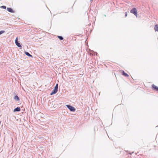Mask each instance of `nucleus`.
Here are the masks:
<instances>
[{
  "mask_svg": "<svg viewBox=\"0 0 158 158\" xmlns=\"http://www.w3.org/2000/svg\"><path fill=\"white\" fill-rule=\"evenodd\" d=\"M58 84H56V86L55 87L54 89L53 90V91L50 94L51 95H52L53 94H55L57 93L58 91Z\"/></svg>",
  "mask_w": 158,
  "mask_h": 158,
  "instance_id": "obj_1",
  "label": "nucleus"
},
{
  "mask_svg": "<svg viewBox=\"0 0 158 158\" xmlns=\"http://www.w3.org/2000/svg\"><path fill=\"white\" fill-rule=\"evenodd\" d=\"M130 12L134 14L136 17L137 16V12L136 9L135 8H133L131 10Z\"/></svg>",
  "mask_w": 158,
  "mask_h": 158,
  "instance_id": "obj_2",
  "label": "nucleus"
},
{
  "mask_svg": "<svg viewBox=\"0 0 158 158\" xmlns=\"http://www.w3.org/2000/svg\"><path fill=\"white\" fill-rule=\"evenodd\" d=\"M66 106L71 111L73 112L75 111V109L73 106L68 105H66Z\"/></svg>",
  "mask_w": 158,
  "mask_h": 158,
  "instance_id": "obj_3",
  "label": "nucleus"
},
{
  "mask_svg": "<svg viewBox=\"0 0 158 158\" xmlns=\"http://www.w3.org/2000/svg\"><path fill=\"white\" fill-rule=\"evenodd\" d=\"M152 87L153 89L154 90L156 91H158V87L156 86L154 84H153L152 85Z\"/></svg>",
  "mask_w": 158,
  "mask_h": 158,
  "instance_id": "obj_4",
  "label": "nucleus"
},
{
  "mask_svg": "<svg viewBox=\"0 0 158 158\" xmlns=\"http://www.w3.org/2000/svg\"><path fill=\"white\" fill-rule=\"evenodd\" d=\"M154 29L155 31H157L158 32V24H156L155 25Z\"/></svg>",
  "mask_w": 158,
  "mask_h": 158,
  "instance_id": "obj_5",
  "label": "nucleus"
},
{
  "mask_svg": "<svg viewBox=\"0 0 158 158\" xmlns=\"http://www.w3.org/2000/svg\"><path fill=\"white\" fill-rule=\"evenodd\" d=\"M122 73L123 75L126 77H129V75L126 73H125L124 71H122Z\"/></svg>",
  "mask_w": 158,
  "mask_h": 158,
  "instance_id": "obj_6",
  "label": "nucleus"
},
{
  "mask_svg": "<svg viewBox=\"0 0 158 158\" xmlns=\"http://www.w3.org/2000/svg\"><path fill=\"white\" fill-rule=\"evenodd\" d=\"M7 10L9 12H10L13 13L14 12L13 10L11 8H7Z\"/></svg>",
  "mask_w": 158,
  "mask_h": 158,
  "instance_id": "obj_7",
  "label": "nucleus"
},
{
  "mask_svg": "<svg viewBox=\"0 0 158 158\" xmlns=\"http://www.w3.org/2000/svg\"><path fill=\"white\" fill-rule=\"evenodd\" d=\"M21 109L20 107H17L14 110V111H20Z\"/></svg>",
  "mask_w": 158,
  "mask_h": 158,
  "instance_id": "obj_8",
  "label": "nucleus"
},
{
  "mask_svg": "<svg viewBox=\"0 0 158 158\" xmlns=\"http://www.w3.org/2000/svg\"><path fill=\"white\" fill-rule=\"evenodd\" d=\"M25 54L27 56H28L31 57H33V56L31 55H30L28 52H25Z\"/></svg>",
  "mask_w": 158,
  "mask_h": 158,
  "instance_id": "obj_9",
  "label": "nucleus"
},
{
  "mask_svg": "<svg viewBox=\"0 0 158 158\" xmlns=\"http://www.w3.org/2000/svg\"><path fill=\"white\" fill-rule=\"evenodd\" d=\"M16 45L19 47H21V46L19 43H18L16 44Z\"/></svg>",
  "mask_w": 158,
  "mask_h": 158,
  "instance_id": "obj_10",
  "label": "nucleus"
},
{
  "mask_svg": "<svg viewBox=\"0 0 158 158\" xmlns=\"http://www.w3.org/2000/svg\"><path fill=\"white\" fill-rule=\"evenodd\" d=\"M58 37L61 40H62L63 39V38L61 36H58Z\"/></svg>",
  "mask_w": 158,
  "mask_h": 158,
  "instance_id": "obj_11",
  "label": "nucleus"
},
{
  "mask_svg": "<svg viewBox=\"0 0 158 158\" xmlns=\"http://www.w3.org/2000/svg\"><path fill=\"white\" fill-rule=\"evenodd\" d=\"M15 99H16L17 100H19V98L17 96H15Z\"/></svg>",
  "mask_w": 158,
  "mask_h": 158,
  "instance_id": "obj_12",
  "label": "nucleus"
},
{
  "mask_svg": "<svg viewBox=\"0 0 158 158\" xmlns=\"http://www.w3.org/2000/svg\"><path fill=\"white\" fill-rule=\"evenodd\" d=\"M18 43V37H17L15 40V44H16V43Z\"/></svg>",
  "mask_w": 158,
  "mask_h": 158,
  "instance_id": "obj_13",
  "label": "nucleus"
},
{
  "mask_svg": "<svg viewBox=\"0 0 158 158\" xmlns=\"http://www.w3.org/2000/svg\"><path fill=\"white\" fill-rule=\"evenodd\" d=\"M18 43V37H17L15 40V44H16V43Z\"/></svg>",
  "mask_w": 158,
  "mask_h": 158,
  "instance_id": "obj_14",
  "label": "nucleus"
},
{
  "mask_svg": "<svg viewBox=\"0 0 158 158\" xmlns=\"http://www.w3.org/2000/svg\"><path fill=\"white\" fill-rule=\"evenodd\" d=\"M5 31H0V35L4 33Z\"/></svg>",
  "mask_w": 158,
  "mask_h": 158,
  "instance_id": "obj_15",
  "label": "nucleus"
},
{
  "mask_svg": "<svg viewBox=\"0 0 158 158\" xmlns=\"http://www.w3.org/2000/svg\"><path fill=\"white\" fill-rule=\"evenodd\" d=\"M1 8H2L4 9H6V7L5 6H1Z\"/></svg>",
  "mask_w": 158,
  "mask_h": 158,
  "instance_id": "obj_16",
  "label": "nucleus"
},
{
  "mask_svg": "<svg viewBox=\"0 0 158 158\" xmlns=\"http://www.w3.org/2000/svg\"><path fill=\"white\" fill-rule=\"evenodd\" d=\"M127 12L125 13V16L126 17L127 16Z\"/></svg>",
  "mask_w": 158,
  "mask_h": 158,
  "instance_id": "obj_17",
  "label": "nucleus"
}]
</instances>
